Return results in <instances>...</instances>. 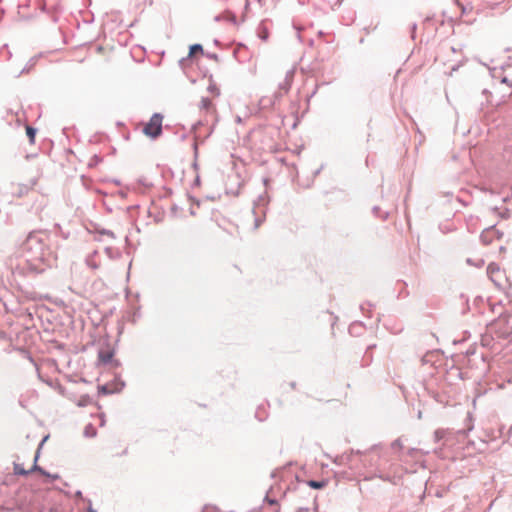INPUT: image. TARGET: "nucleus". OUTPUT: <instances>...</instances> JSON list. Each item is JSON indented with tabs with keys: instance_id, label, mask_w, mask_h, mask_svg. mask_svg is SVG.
I'll use <instances>...</instances> for the list:
<instances>
[{
	"instance_id": "nucleus-1",
	"label": "nucleus",
	"mask_w": 512,
	"mask_h": 512,
	"mask_svg": "<svg viewBox=\"0 0 512 512\" xmlns=\"http://www.w3.org/2000/svg\"><path fill=\"white\" fill-rule=\"evenodd\" d=\"M200 119L195 124V128L199 126L214 127L218 122V113L213 102L208 98H202L199 104Z\"/></svg>"
},
{
	"instance_id": "nucleus-2",
	"label": "nucleus",
	"mask_w": 512,
	"mask_h": 512,
	"mask_svg": "<svg viewBox=\"0 0 512 512\" xmlns=\"http://www.w3.org/2000/svg\"><path fill=\"white\" fill-rule=\"evenodd\" d=\"M162 132V116L160 114H154L149 122L145 124L143 133L151 138L158 137Z\"/></svg>"
},
{
	"instance_id": "nucleus-3",
	"label": "nucleus",
	"mask_w": 512,
	"mask_h": 512,
	"mask_svg": "<svg viewBox=\"0 0 512 512\" xmlns=\"http://www.w3.org/2000/svg\"><path fill=\"white\" fill-rule=\"evenodd\" d=\"M492 329L501 338H508L512 335V325L508 317H500L493 324Z\"/></svg>"
},
{
	"instance_id": "nucleus-4",
	"label": "nucleus",
	"mask_w": 512,
	"mask_h": 512,
	"mask_svg": "<svg viewBox=\"0 0 512 512\" xmlns=\"http://www.w3.org/2000/svg\"><path fill=\"white\" fill-rule=\"evenodd\" d=\"M487 273L491 281L497 286L502 287L506 281L503 271L496 265L490 264L487 268Z\"/></svg>"
},
{
	"instance_id": "nucleus-5",
	"label": "nucleus",
	"mask_w": 512,
	"mask_h": 512,
	"mask_svg": "<svg viewBox=\"0 0 512 512\" xmlns=\"http://www.w3.org/2000/svg\"><path fill=\"white\" fill-rule=\"evenodd\" d=\"M502 233L495 227L485 229L481 234V240L485 245L491 244L495 240H500Z\"/></svg>"
},
{
	"instance_id": "nucleus-6",
	"label": "nucleus",
	"mask_w": 512,
	"mask_h": 512,
	"mask_svg": "<svg viewBox=\"0 0 512 512\" xmlns=\"http://www.w3.org/2000/svg\"><path fill=\"white\" fill-rule=\"evenodd\" d=\"M31 471H39L41 474L49 476L46 472H44L41 468H39L36 464L33 465V467L30 470H25L21 464L15 463L14 464V473L16 475H27Z\"/></svg>"
},
{
	"instance_id": "nucleus-7",
	"label": "nucleus",
	"mask_w": 512,
	"mask_h": 512,
	"mask_svg": "<svg viewBox=\"0 0 512 512\" xmlns=\"http://www.w3.org/2000/svg\"><path fill=\"white\" fill-rule=\"evenodd\" d=\"M475 0H456L457 5L462 11V15L470 13L474 9Z\"/></svg>"
},
{
	"instance_id": "nucleus-8",
	"label": "nucleus",
	"mask_w": 512,
	"mask_h": 512,
	"mask_svg": "<svg viewBox=\"0 0 512 512\" xmlns=\"http://www.w3.org/2000/svg\"><path fill=\"white\" fill-rule=\"evenodd\" d=\"M326 484L327 483L325 481H315V480L308 481V486L313 489H322L326 486Z\"/></svg>"
},
{
	"instance_id": "nucleus-9",
	"label": "nucleus",
	"mask_w": 512,
	"mask_h": 512,
	"mask_svg": "<svg viewBox=\"0 0 512 512\" xmlns=\"http://www.w3.org/2000/svg\"><path fill=\"white\" fill-rule=\"evenodd\" d=\"M196 53H203V48L200 44H194L190 47L189 57L194 56Z\"/></svg>"
},
{
	"instance_id": "nucleus-10",
	"label": "nucleus",
	"mask_w": 512,
	"mask_h": 512,
	"mask_svg": "<svg viewBox=\"0 0 512 512\" xmlns=\"http://www.w3.org/2000/svg\"><path fill=\"white\" fill-rule=\"evenodd\" d=\"M26 134L29 137L30 143L33 144L35 141L36 130L31 126H26Z\"/></svg>"
},
{
	"instance_id": "nucleus-11",
	"label": "nucleus",
	"mask_w": 512,
	"mask_h": 512,
	"mask_svg": "<svg viewBox=\"0 0 512 512\" xmlns=\"http://www.w3.org/2000/svg\"><path fill=\"white\" fill-rule=\"evenodd\" d=\"M85 435L89 437H93L96 435L95 429L92 427V425H89L85 428Z\"/></svg>"
},
{
	"instance_id": "nucleus-12",
	"label": "nucleus",
	"mask_w": 512,
	"mask_h": 512,
	"mask_svg": "<svg viewBox=\"0 0 512 512\" xmlns=\"http://www.w3.org/2000/svg\"><path fill=\"white\" fill-rule=\"evenodd\" d=\"M90 398L88 396L83 397V399L78 403L79 406H84L89 402Z\"/></svg>"
},
{
	"instance_id": "nucleus-13",
	"label": "nucleus",
	"mask_w": 512,
	"mask_h": 512,
	"mask_svg": "<svg viewBox=\"0 0 512 512\" xmlns=\"http://www.w3.org/2000/svg\"><path fill=\"white\" fill-rule=\"evenodd\" d=\"M444 434H445V431H444V430H437V431L435 432V436H436V438H437V439H441V438H443Z\"/></svg>"
}]
</instances>
